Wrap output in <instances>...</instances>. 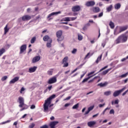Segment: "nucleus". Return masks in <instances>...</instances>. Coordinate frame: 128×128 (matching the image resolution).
<instances>
[{"label": "nucleus", "instance_id": "obj_12", "mask_svg": "<svg viewBox=\"0 0 128 128\" xmlns=\"http://www.w3.org/2000/svg\"><path fill=\"white\" fill-rule=\"evenodd\" d=\"M26 50V44H23L20 47V54H24V51Z\"/></svg>", "mask_w": 128, "mask_h": 128}, {"label": "nucleus", "instance_id": "obj_16", "mask_svg": "<svg viewBox=\"0 0 128 128\" xmlns=\"http://www.w3.org/2000/svg\"><path fill=\"white\" fill-rule=\"evenodd\" d=\"M21 18H20V19ZM32 18V17L28 15H25L22 17V20L23 22H26V20H30Z\"/></svg>", "mask_w": 128, "mask_h": 128}, {"label": "nucleus", "instance_id": "obj_15", "mask_svg": "<svg viewBox=\"0 0 128 128\" xmlns=\"http://www.w3.org/2000/svg\"><path fill=\"white\" fill-rule=\"evenodd\" d=\"M58 124V121H54V122H51L50 123V128H56V126Z\"/></svg>", "mask_w": 128, "mask_h": 128}, {"label": "nucleus", "instance_id": "obj_6", "mask_svg": "<svg viewBox=\"0 0 128 128\" xmlns=\"http://www.w3.org/2000/svg\"><path fill=\"white\" fill-rule=\"evenodd\" d=\"M94 72H95L94 71H92V72H90V73L88 74V77L84 79V80L82 81V84H84V82H88V80H90V78H92V76H94Z\"/></svg>", "mask_w": 128, "mask_h": 128}, {"label": "nucleus", "instance_id": "obj_63", "mask_svg": "<svg viewBox=\"0 0 128 128\" xmlns=\"http://www.w3.org/2000/svg\"><path fill=\"white\" fill-rule=\"evenodd\" d=\"M50 120H54V116H52L50 118Z\"/></svg>", "mask_w": 128, "mask_h": 128}, {"label": "nucleus", "instance_id": "obj_59", "mask_svg": "<svg viewBox=\"0 0 128 128\" xmlns=\"http://www.w3.org/2000/svg\"><path fill=\"white\" fill-rule=\"evenodd\" d=\"M90 113V112L88 110L87 111H86L84 113V116Z\"/></svg>", "mask_w": 128, "mask_h": 128}, {"label": "nucleus", "instance_id": "obj_4", "mask_svg": "<svg viewBox=\"0 0 128 128\" xmlns=\"http://www.w3.org/2000/svg\"><path fill=\"white\" fill-rule=\"evenodd\" d=\"M56 36L58 38L57 40L58 42H62L64 40V36H62V30H58L56 32Z\"/></svg>", "mask_w": 128, "mask_h": 128}, {"label": "nucleus", "instance_id": "obj_35", "mask_svg": "<svg viewBox=\"0 0 128 128\" xmlns=\"http://www.w3.org/2000/svg\"><path fill=\"white\" fill-rule=\"evenodd\" d=\"M78 104H76L72 106V108L73 110H76V108H78Z\"/></svg>", "mask_w": 128, "mask_h": 128}, {"label": "nucleus", "instance_id": "obj_23", "mask_svg": "<svg viewBox=\"0 0 128 128\" xmlns=\"http://www.w3.org/2000/svg\"><path fill=\"white\" fill-rule=\"evenodd\" d=\"M52 40V38H50L48 36L46 35L45 36L44 38H43V40H44V42H48V40Z\"/></svg>", "mask_w": 128, "mask_h": 128}, {"label": "nucleus", "instance_id": "obj_9", "mask_svg": "<svg viewBox=\"0 0 128 128\" xmlns=\"http://www.w3.org/2000/svg\"><path fill=\"white\" fill-rule=\"evenodd\" d=\"M94 4H96V2L94 0L88 1L85 4V6L88 7L94 6Z\"/></svg>", "mask_w": 128, "mask_h": 128}, {"label": "nucleus", "instance_id": "obj_46", "mask_svg": "<svg viewBox=\"0 0 128 128\" xmlns=\"http://www.w3.org/2000/svg\"><path fill=\"white\" fill-rule=\"evenodd\" d=\"M84 64H82L80 65L78 67H77V68H78V70H80L82 68V66H84Z\"/></svg>", "mask_w": 128, "mask_h": 128}, {"label": "nucleus", "instance_id": "obj_40", "mask_svg": "<svg viewBox=\"0 0 128 128\" xmlns=\"http://www.w3.org/2000/svg\"><path fill=\"white\" fill-rule=\"evenodd\" d=\"M94 106H90V107L88 108V110L90 112V110H94Z\"/></svg>", "mask_w": 128, "mask_h": 128}, {"label": "nucleus", "instance_id": "obj_29", "mask_svg": "<svg viewBox=\"0 0 128 128\" xmlns=\"http://www.w3.org/2000/svg\"><path fill=\"white\" fill-rule=\"evenodd\" d=\"M112 4L110 5L108 8H106V10L108 12H110L112 10Z\"/></svg>", "mask_w": 128, "mask_h": 128}, {"label": "nucleus", "instance_id": "obj_19", "mask_svg": "<svg viewBox=\"0 0 128 128\" xmlns=\"http://www.w3.org/2000/svg\"><path fill=\"white\" fill-rule=\"evenodd\" d=\"M18 80H20V77H18V76L15 77L14 78L12 79L10 82V84H14V82H18Z\"/></svg>", "mask_w": 128, "mask_h": 128}, {"label": "nucleus", "instance_id": "obj_5", "mask_svg": "<svg viewBox=\"0 0 128 128\" xmlns=\"http://www.w3.org/2000/svg\"><path fill=\"white\" fill-rule=\"evenodd\" d=\"M126 90V87L123 88L122 89L120 90H116L113 94V96L114 98H116V96H118L120 94L124 92Z\"/></svg>", "mask_w": 128, "mask_h": 128}, {"label": "nucleus", "instance_id": "obj_56", "mask_svg": "<svg viewBox=\"0 0 128 128\" xmlns=\"http://www.w3.org/2000/svg\"><path fill=\"white\" fill-rule=\"evenodd\" d=\"M76 20V17H72L70 18V20Z\"/></svg>", "mask_w": 128, "mask_h": 128}, {"label": "nucleus", "instance_id": "obj_34", "mask_svg": "<svg viewBox=\"0 0 128 128\" xmlns=\"http://www.w3.org/2000/svg\"><path fill=\"white\" fill-rule=\"evenodd\" d=\"M92 56V54L90 53H88L85 56V59L86 58H90V56Z\"/></svg>", "mask_w": 128, "mask_h": 128}, {"label": "nucleus", "instance_id": "obj_51", "mask_svg": "<svg viewBox=\"0 0 128 128\" xmlns=\"http://www.w3.org/2000/svg\"><path fill=\"white\" fill-rule=\"evenodd\" d=\"M106 106V104H100L98 106L99 108H102V106Z\"/></svg>", "mask_w": 128, "mask_h": 128}, {"label": "nucleus", "instance_id": "obj_36", "mask_svg": "<svg viewBox=\"0 0 128 128\" xmlns=\"http://www.w3.org/2000/svg\"><path fill=\"white\" fill-rule=\"evenodd\" d=\"M102 54H101L100 56H99L97 60H96V64H98V62H100V60H102Z\"/></svg>", "mask_w": 128, "mask_h": 128}, {"label": "nucleus", "instance_id": "obj_47", "mask_svg": "<svg viewBox=\"0 0 128 128\" xmlns=\"http://www.w3.org/2000/svg\"><path fill=\"white\" fill-rule=\"evenodd\" d=\"M78 70V68H76V69H74L73 71L70 74H74V72H76Z\"/></svg>", "mask_w": 128, "mask_h": 128}, {"label": "nucleus", "instance_id": "obj_11", "mask_svg": "<svg viewBox=\"0 0 128 128\" xmlns=\"http://www.w3.org/2000/svg\"><path fill=\"white\" fill-rule=\"evenodd\" d=\"M128 25H126L124 26H120L118 27V29H119L118 34H120L121 32H124V30H128Z\"/></svg>", "mask_w": 128, "mask_h": 128}, {"label": "nucleus", "instance_id": "obj_64", "mask_svg": "<svg viewBox=\"0 0 128 128\" xmlns=\"http://www.w3.org/2000/svg\"><path fill=\"white\" fill-rule=\"evenodd\" d=\"M14 126H17L18 124V121L14 122Z\"/></svg>", "mask_w": 128, "mask_h": 128}, {"label": "nucleus", "instance_id": "obj_38", "mask_svg": "<svg viewBox=\"0 0 128 128\" xmlns=\"http://www.w3.org/2000/svg\"><path fill=\"white\" fill-rule=\"evenodd\" d=\"M128 72L123 74L120 76V78H126L128 76Z\"/></svg>", "mask_w": 128, "mask_h": 128}, {"label": "nucleus", "instance_id": "obj_48", "mask_svg": "<svg viewBox=\"0 0 128 128\" xmlns=\"http://www.w3.org/2000/svg\"><path fill=\"white\" fill-rule=\"evenodd\" d=\"M119 102L120 101L118 100H115L114 102V104H118Z\"/></svg>", "mask_w": 128, "mask_h": 128}, {"label": "nucleus", "instance_id": "obj_42", "mask_svg": "<svg viewBox=\"0 0 128 128\" xmlns=\"http://www.w3.org/2000/svg\"><path fill=\"white\" fill-rule=\"evenodd\" d=\"M110 114H114V109H112L110 112Z\"/></svg>", "mask_w": 128, "mask_h": 128}, {"label": "nucleus", "instance_id": "obj_39", "mask_svg": "<svg viewBox=\"0 0 128 128\" xmlns=\"http://www.w3.org/2000/svg\"><path fill=\"white\" fill-rule=\"evenodd\" d=\"M54 104H50L49 106H48V108H49V110L48 111V112H50L52 110V108L50 110V108H52V106H54Z\"/></svg>", "mask_w": 128, "mask_h": 128}, {"label": "nucleus", "instance_id": "obj_14", "mask_svg": "<svg viewBox=\"0 0 128 128\" xmlns=\"http://www.w3.org/2000/svg\"><path fill=\"white\" fill-rule=\"evenodd\" d=\"M96 124V121H90L87 123L88 126L89 128H94Z\"/></svg>", "mask_w": 128, "mask_h": 128}, {"label": "nucleus", "instance_id": "obj_55", "mask_svg": "<svg viewBox=\"0 0 128 128\" xmlns=\"http://www.w3.org/2000/svg\"><path fill=\"white\" fill-rule=\"evenodd\" d=\"M10 122V120H6L5 122H2V124H8V122Z\"/></svg>", "mask_w": 128, "mask_h": 128}, {"label": "nucleus", "instance_id": "obj_61", "mask_svg": "<svg viewBox=\"0 0 128 128\" xmlns=\"http://www.w3.org/2000/svg\"><path fill=\"white\" fill-rule=\"evenodd\" d=\"M124 60H126V58L121 60V62H124Z\"/></svg>", "mask_w": 128, "mask_h": 128}, {"label": "nucleus", "instance_id": "obj_37", "mask_svg": "<svg viewBox=\"0 0 128 128\" xmlns=\"http://www.w3.org/2000/svg\"><path fill=\"white\" fill-rule=\"evenodd\" d=\"M78 50L76 48H74L73 50L72 51V54H76Z\"/></svg>", "mask_w": 128, "mask_h": 128}, {"label": "nucleus", "instance_id": "obj_49", "mask_svg": "<svg viewBox=\"0 0 128 128\" xmlns=\"http://www.w3.org/2000/svg\"><path fill=\"white\" fill-rule=\"evenodd\" d=\"M40 128H48V125H44L42 126H41Z\"/></svg>", "mask_w": 128, "mask_h": 128}, {"label": "nucleus", "instance_id": "obj_32", "mask_svg": "<svg viewBox=\"0 0 128 128\" xmlns=\"http://www.w3.org/2000/svg\"><path fill=\"white\" fill-rule=\"evenodd\" d=\"M36 40V36L33 37L30 40L31 44H34Z\"/></svg>", "mask_w": 128, "mask_h": 128}, {"label": "nucleus", "instance_id": "obj_22", "mask_svg": "<svg viewBox=\"0 0 128 128\" xmlns=\"http://www.w3.org/2000/svg\"><path fill=\"white\" fill-rule=\"evenodd\" d=\"M60 22H70V17H66L62 18Z\"/></svg>", "mask_w": 128, "mask_h": 128}, {"label": "nucleus", "instance_id": "obj_1", "mask_svg": "<svg viewBox=\"0 0 128 128\" xmlns=\"http://www.w3.org/2000/svg\"><path fill=\"white\" fill-rule=\"evenodd\" d=\"M55 98L56 94H54L50 96L46 100H45L44 103L43 105L44 112H48L50 110V109L48 108V106L50 105V104H52V100H53V98Z\"/></svg>", "mask_w": 128, "mask_h": 128}, {"label": "nucleus", "instance_id": "obj_62", "mask_svg": "<svg viewBox=\"0 0 128 128\" xmlns=\"http://www.w3.org/2000/svg\"><path fill=\"white\" fill-rule=\"evenodd\" d=\"M128 78H126L124 80V84H126L128 82Z\"/></svg>", "mask_w": 128, "mask_h": 128}, {"label": "nucleus", "instance_id": "obj_58", "mask_svg": "<svg viewBox=\"0 0 128 128\" xmlns=\"http://www.w3.org/2000/svg\"><path fill=\"white\" fill-rule=\"evenodd\" d=\"M70 104H66L64 105L65 108H68V106H69L70 105Z\"/></svg>", "mask_w": 128, "mask_h": 128}, {"label": "nucleus", "instance_id": "obj_50", "mask_svg": "<svg viewBox=\"0 0 128 128\" xmlns=\"http://www.w3.org/2000/svg\"><path fill=\"white\" fill-rule=\"evenodd\" d=\"M34 108H36V106H34V104H32L30 106L31 110H34Z\"/></svg>", "mask_w": 128, "mask_h": 128}, {"label": "nucleus", "instance_id": "obj_60", "mask_svg": "<svg viewBox=\"0 0 128 128\" xmlns=\"http://www.w3.org/2000/svg\"><path fill=\"white\" fill-rule=\"evenodd\" d=\"M70 90V88H65L64 90H63V92H66V90Z\"/></svg>", "mask_w": 128, "mask_h": 128}, {"label": "nucleus", "instance_id": "obj_25", "mask_svg": "<svg viewBox=\"0 0 128 128\" xmlns=\"http://www.w3.org/2000/svg\"><path fill=\"white\" fill-rule=\"evenodd\" d=\"M4 34H6V33L8 32V30H10V28H8V25H6L4 27Z\"/></svg>", "mask_w": 128, "mask_h": 128}, {"label": "nucleus", "instance_id": "obj_13", "mask_svg": "<svg viewBox=\"0 0 128 128\" xmlns=\"http://www.w3.org/2000/svg\"><path fill=\"white\" fill-rule=\"evenodd\" d=\"M56 82V77H52V78H50L48 80V84H55Z\"/></svg>", "mask_w": 128, "mask_h": 128}, {"label": "nucleus", "instance_id": "obj_31", "mask_svg": "<svg viewBox=\"0 0 128 128\" xmlns=\"http://www.w3.org/2000/svg\"><path fill=\"white\" fill-rule=\"evenodd\" d=\"M6 52V50L4 48H2L0 50V56L2 55L3 54H4Z\"/></svg>", "mask_w": 128, "mask_h": 128}, {"label": "nucleus", "instance_id": "obj_43", "mask_svg": "<svg viewBox=\"0 0 128 128\" xmlns=\"http://www.w3.org/2000/svg\"><path fill=\"white\" fill-rule=\"evenodd\" d=\"M34 126H36V124H34L32 123L30 126H29L28 128H34Z\"/></svg>", "mask_w": 128, "mask_h": 128}, {"label": "nucleus", "instance_id": "obj_44", "mask_svg": "<svg viewBox=\"0 0 128 128\" xmlns=\"http://www.w3.org/2000/svg\"><path fill=\"white\" fill-rule=\"evenodd\" d=\"M102 16H104V12H101L98 15V18H102Z\"/></svg>", "mask_w": 128, "mask_h": 128}, {"label": "nucleus", "instance_id": "obj_2", "mask_svg": "<svg viewBox=\"0 0 128 128\" xmlns=\"http://www.w3.org/2000/svg\"><path fill=\"white\" fill-rule=\"evenodd\" d=\"M128 31L126 32L124 34H122L114 41L115 44H122L126 42L128 40V36H126Z\"/></svg>", "mask_w": 128, "mask_h": 128}, {"label": "nucleus", "instance_id": "obj_20", "mask_svg": "<svg viewBox=\"0 0 128 128\" xmlns=\"http://www.w3.org/2000/svg\"><path fill=\"white\" fill-rule=\"evenodd\" d=\"M108 82H104V83L101 82L98 84V86H100V88H104L106 86H108Z\"/></svg>", "mask_w": 128, "mask_h": 128}, {"label": "nucleus", "instance_id": "obj_54", "mask_svg": "<svg viewBox=\"0 0 128 128\" xmlns=\"http://www.w3.org/2000/svg\"><path fill=\"white\" fill-rule=\"evenodd\" d=\"M71 98H72V96H69L66 98V99H64V100H70Z\"/></svg>", "mask_w": 128, "mask_h": 128}, {"label": "nucleus", "instance_id": "obj_30", "mask_svg": "<svg viewBox=\"0 0 128 128\" xmlns=\"http://www.w3.org/2000/svg\"><path fill=\"white\" fill-rule=\"evenodd\" d=\"M109 25L112 28H114V24L112 22L110 21Z\"/></svg>", "mask_w": 128, "mask_h": 128}, {"label": "nucleus", "instance_id": "obj_17", "mask_svg": "<svg viewBox=\"0 0 128 128\" xmlns=\"http://www.w3.org/2000/svg\"><path fill=\"white\" fill-rule=\"evenodd\" d=\"M40 60V56H36L32 60V64H36Z\"/></svg>", "mask_w": 128, "mask_h": 128}, {"label": "nucleus", "instance_id": "obj_27", "mask_svg": "<svg viewBox=\"0 0 128 128\" xmlns=\"http://www.w3.org/2000/svg\"><path fill=\"white\" fill-rule=\"evenodd\" d=\"M110 70H112V68H109L103 71L102 72V74H103L104 76H105V74H108V72Z\"/></svg>", "mask_w": 128, "mask_h": 128}, {"label": "nucleus", "instance_id": "obj_21", "mask_svg": "<svg viewBox=\"0 0 128 128\" xmlns=\"http://www.w3.org/2000/svg\"><path fill=\"white\" fill-rule=\"evenodd\" d=\"M52 40L50 39L46 44L47 48H52Z\"/></svg>", "mask_w": 128, "mask_h": 128}, {"label": "nucleus", "instance_id": "obj_41", "mask_svg": "<svg viewBox=\"0 0 128 128\" xmlns=\"http://www.w3.org/2000/svg\"><path fill=\"white\" fill-rule=\"evenodd\" d=\"M6 78H8V76H4V77H2V81L4 82V80H6Z\"/></svg>", "mask_w": 128, "mask_h": 128}, {"label": "nucleus", "instance_id": "obj_18", "mask_svg": "<svg viewBox=\"0 0 128 128\" xmlns=\"http://www.w3.org/2000/svg\"><path fill=\"white\" fill-rule=\"evenodd\" d=\"M38 68V67L36 66H34L32 68H30L28 72H29L30 74H32V72H34L36 70V69Z\"/></svg>", "mask_w": 128, "mask_h": 128}, {"label": "nucleus", "instance_id": "obj_57", "mask_svg": "<svg viewBox=\"0 0 128 128\" xmlns=\"http://www.w3.org/2000/svg\"><path fill=\"white\" fill-rule=\"evenodd\" d=\"M93 12H96V6L94 7L93 8Z\"/></svg>", "mask_w": 128, "mask_h": 128}, {"label": "nucleus", "instance_id": "obj_3", "mask_svg": "<svg viewBox=\"0 0 128 128\" xmlns=\"http://www.w3.org/2000/svg\"><path fill=\"white\" fill-rule=\"evenodd\" d=\"M18 102L20 104L18 106L19 108H22L20 109V112H22V110L28 108V106L24 104V98L19 96L18 98Z\"/></svg>", "mask_w": 128, "mask_h": 128}, {"label": "nucleus", "instance_id": "obj_7", "mask_svg": "<svg viewBox=\"0 0 128 128\" xmlns=\"http://www.w3.org/2000/svg\"><path fill=\"white\" fill-rule=\"evenodd\" d=\"M68 57L66 56L63 58L62 60V64H64L63 68H68Z\"/></svg>", "mask_w": 128, "mask_h": 128}, {"label": "nucleus", "instance_id": "obj_53", "mask_svg": "<svg viewBox=\"0 0 128 128\" xmlns=\"http://www.w3.org/2000/svg\"><path fill=\"white\" fill-rule=\"evenodd\" d=\"M128 90L126 91H125L124 92L122 93V96H126V94L128 93Z\"/></svg>", "mask_w": 128, "mask_h": 128}, {"label": "nucleus", "instance_id": "obj_26", "mask_svg": "<svg viewBox=\"0 0 128 128\" xmlns=\"http://www.w3.org/2000/svg\"><path fill=\"white\" fill-rule=\"evenodd\" d=\"M78 38L80 41L82 40L84 36H82L81 34H78Z\"/></svg>", "mask_w": 128, "mask_h": 128}, {"label": "nucleus", "instance_id": "obj_52", "mask_svg": "<svg viewBox=\"0 0 128 128\" xmlns=\"http://www.w3.org/2000/svg\"><path fill=\"white\" fill-rule=\"evenodd\" d=\"M22 92H24V88L22 87L20 91V93L22 94Z\"/></svg>", "mask_w": 128, "mask_h": 128}, {"label": "nucleus", "instance_id": "obj_24", "mask_svg": "<svg viewBox=\"0 0 128 128\" xmlns=\"http://www.w3.org/2000/svg\"><path fill=\"white\" fill-rule=\"evenodd\" d=\"M120 4L118 3L114 5L115 10H120Z\"/></svg>", "mask_w": 128, "mask_h": 128}, {"label": "nucleus", "instance_id": "obj_8", "mask_svg": "<svg viewBox=\"0 0 128 128\" xmlns=\"http://www.w3.org/2000/svg\"><path fill=\"white\" fill-rule=\"evenodd\" d=\"M62 14V12L60 11L58 12H53L48 15L47 18H49L48 20H52V16H58V14Z\"/></svg>", "mask_w": 128, "mask_h": 128}, {"label": "nucleus", "instance_id": "obj_33", "mask_svg": "<svg viewBox=\"0 0 128 128\" xmlns=\"http://www.w3.org/2000/svg\"><path fill=\"white\" fill-rule=\"evenodd\" d=\"M52 72H54L52 71V69L49 70L48 71V76H52Z\"/></svg>", "mask_w": 128, "mask_h": 128}, {"label": "nucleus", "instance_id": "obj_28", "mask_svg": "<svg viewBox=\"0 0 128 128\" xmlns=\"http://www.w3.org/2000/svg\"><path fill=\"white\" fill-rule=\"evenodd\" d=\"M104 94L106 96H110L112 94V91H106L104 92Z\"/></svg>", "mask_w": 128, "mask_h": 128}, {"label": "nucleus", "instance_id": "obj_10", "mask_svg": "<svg viewBox=\"0 0 128 128\" xmlns=\"http://www.w3.org/2000/svg\"><path fill=\"white\" fill-rule=\"evenodd\" d=\"M72 12H80V6L78 5L74 6L72 8Z\"/></svg>", "mask_w": 128, "mask_h": 128}, {"label": "nucleus", "instance_id": "obj_45", "mask_svg": "<svg viewBox=\"0 0 128 128\" xmlns=\"http://www.w3.org/2000/svg\"><path fill=\"white\" fill-rule=\"evenodd\" d=\"M108 66H105L104 67L102 68L101 70H100L99 72H102V70H106V68H108Z\"/></svg>", "mask_w": 128, "mask_h": 128}]
</instances>
